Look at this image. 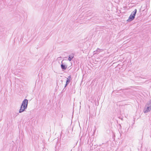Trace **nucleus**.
Returning a JSON list of instances; mask_svg holds the SVG:
<instances>
[{"label": "nucleus", "mask_w": 151, "mask_h": 151, "mask_svg": "<svg viewBox=\"0 0 151 151\" xmlns=\"http://www.w3.org/2000/svg\"><path fill=\"white\" fill-rule=\"evenodd\" d=\"M28 103V100L26 99H25L22 101L19 110V113H22L25 111L27 109Z\"/></svg>", "instance_id": "f257e3e1"}, {"label": "nucleus", "mask_w": 151, "mask_h": 151, "mask_svg": "<svg viewBox=\"0 0 151 151\" xmlns=\"http://www.w3.org/2000/svg\"><path fill=\"white\" fill-rule=\"evenodd\" d=\"M137 12V10L136 9L132 12L131 15L129 17L128 19L127 20V21L129 22L132 21L134 19Z\"/></svg>", "instance_id": "f03ea898"}, {"label": "nucleus", "mask_w": 151, "mask_h": 151, "mask_svg": "<svg viewBox=\"0 0 151 151\" xmlns=\"http://www.w3.org/2000/svg\"><path fill=\"white\" fill-rule=\"evenodd\" d=\"M148 106H147V108L144 110V112L145 113H147L150 111L151 110V100L148 101L147 103Z\"/></svg>", "instance_id": "7ed1b4c3"}, {"label": "nucleus", "mask_w": 151, "mask_h": 151, "mask_svg": "<svg viewBox=\"0 0 151 151\" xmlns=\"http://www.w3.org/2000/svg\"><path fill=\"white\" fill-rule=\"evenodd\" d=\"M67 67V65L64 64L63 63V62L62 61L61 64V69L63 70H65L66 69Z\"/></svg>", "instance_id": "20e7f679"}, {"label": "nucleus", "mask_w": 151, "mask_h": 151, "mask_svg": "<svg viewBox=\"0 0 151 151\" xmlns=\"http://www.w3.org/2000/svg\"><path fill=\"white\" fill-rule=\"evenodd\" d=\"M70 80H69V79H67L66 83L64 86V88L63 90V91H64L66 90V89H65V88L67 86L68 84L70 83Z\"/></svg>", "instance_id": "39448f33"}, {"label": "nucleus", "mask_w": 151, "mask_h": 151, "mask_svg": "<svg viewBox=\"0 0 151 151\" xmlns=\"http://www.w3.org/2000/svg\"><path fill=\"white\" fill-rule=\"evenodd\" d=\"M74 57V55L73 54H71L68 56V60L69 61H71L72 59Z\"/></svg>", "instance_id": "423d86ee"}, {"label": "nucleus", "mask_w": 151, "mask_h": 151, "mask_svg": "<svg viewBox=\"0 0 151 151\" xmlns=\"http://www.w3.org/2000/svg\"><path fill=\"white\" fill-rule=\"evenodd\" d=\"M100 50H100V49L98 48L96 51H94V52H95V53H94V54L98 53V52H100Z\"/></svg>", "instance_id": "0eeeda50"}, {"label": "nucleus", "mask_w": 151, "mask_h": 151, "mask_svg": "<svg viewBox=\"0 0 151 151\" xmlns=\"http://www.w3.org/2000/svg\"><path fill=\"white\" fill-rule=\"evenodd\" d=\"M149 7V4L148 3H147L146 4V8L147 9H148Z\"/></svg>", "instance_id": "6e6552de"}, {"label": "nucleus", "mask_w": 151, "mask_h": 151, "mask_svg": "<svg viewBox=\"0 0 151 151\" xmlns=\"http://www.w3.org/2000/svg\"><path fill=\"white\" fill-rule=\"evenodd\" d=\"M67 79H69V80H71V76H69L67 78Z\"/></svg>", "instance_id": "1a4fd4ad"}, {"label": "nucleus", "mask_w": 151, "mask_h": 151, "mask_svg": "<svg viewBox=\"0 0 151 151\" xmlns=\"http://www.w3.org/2000/svg\"><path fill=\"white\" fill-rule=\"evenodd\" d=\"M61 82L62 83L63 82V80H61Z\"/></svg>", "instance_id": "9d476101"}, {"label": "nucleus", "mask_w": 151, "mask_h": 151, "mask_svg": "<svg viewBox=\"0 0 151 151\" xmlns=\"http://www.w3.org/2000/svg\"><path fill=\"white\" fill-rule=\"evenodd\" d=\"M59 58H61V57H58V59H59Z\"/></svg>", "instance_id": "9b49d317"}]
</instances>
